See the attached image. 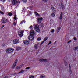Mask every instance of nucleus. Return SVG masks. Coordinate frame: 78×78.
Masks as SVG:
<instances>
[{"mask_svg": "<svg viewBox=\"0 0 78 78\" xmlns=\"http://www.w3.org/2000/svg\"><path fill=\"white\" fill-rule=\"evenodd\" d=\"M6 53H11L14 51V49L12 48H9L8 49H7L6 50Z\"/></svg>", "mask_w": 78, "mask_h": 78, "instance_id": "obj_1", "label": "nucleus"}, {"mask_svg": "<svg viewBox=\"0 0 78 78\" xmlns=\"http://www.w3.org/2000/svg\"><path fill=\"white\" fill-rule=\"evenodd\" d=\"M35 31L38 33L40 32V29L39 28V25H36L35 26Z\"/></svg>", "mask_w": 78, "mask_h": 78, "instance_id": "obj_2", "label": "nucleus"}, {"mask_svg": "<svg viewBox=\"0 0 78 78\" xmlns=\"http://www.w3.org/2000/svg\"><path fill=\"white\" fill-rule=\"evenodd\" d=\"M13 42L14 44H18V43H19V39H15L13 40Z\"/></svg>", "mask_w": 78, "mask_h": 78, "instance_id": "obj_3", "label": "nucleus"}, {"mask_svg": "<svg viewBox=\"0 0 78 78\" xmlns=\"http://www.w3.org/2000/svg\"><path fill=\"white\" fill-rule=\"evenodd\" d=\"M43 20V18L42 17L39 18L37 19V23H41L42 21Z\"/></svg>", "mask_w": 78, "mask_h": 78, "instance_id": "obj_4", "label": "nucleus"}, {"mask_svg": "<svg viewBox=\"0 0 78 78\" xmlns=\"http://www.w3.org/2000/svg\"><path fill=\"white\" fill-rule=\"evenodd\" d=\"M17 60H16L14 62L13 65L12 66V68L14 69L15 67H16V64H17Z\"/></svg>", "mask_w": 78, "mask_h": 78, "instance_id": "obj_5", "label": "nucleus"}, {"mask_svg": "<svg viewBox=\"0 0 78 78\" xmlns=\"http://www.w3.org/2000/svg\"><path fill=\"white\" fill-rule=\"evenodd\" d=\"M2 23H6V22H8V20L5 18H2Z\"/></svg>", "mask_w": 78, "mask_h": 78, "instance_id": "obj_6", "label": "nucleus"}, {"mask_svg": "<svg viewBox=\"0 0 78 78\" xmlns=\"http://www.w3.org/2000/svg\"><path fill=\"white\" fill-rule=\"evenodd\" d=\"M28 39L30 41H33L34 40V37H33V36L29 35Z\"/></svg>", "mask_w": 78, "mask_h": 78, "instance_id": "obj_7", "label": "nucleus"}, {"mask_svg": "<svg viewBox=\"0 0 78 78\" xmlns=\"http://www.w3.org/2000/svg\"><path fill=\"white\" fill-rule=\"evenodd\" d=\"M40 61L42 62H47V60L44 58H41L40 59Z\"/></svg>", "mask_w": 78, "mask_h": 78, "instance_id": "obj_8", "label": "nucleus"}, {"mask_svg": "<svg viewBox=\"0 0 78 78\" xmlns=\"http://www.w3.org/2000/svg\"><path fill=\"white\" fill-rule=\"evenodd\" d=\"M12 2L13 5H16V4H17L18 3L17 1L16 0H12Z\"/></svg>", "mask_w": 78, "mask_h": 78, "instance_id": "obj_9", "label": "nucleus"}, {"mask_svg": "<svg viewBox=\"0 0 78 78\" xmlns=\"http://www.w3.org/2000/svg\"><path fill=\"white\" fill-rule=\"evenodd\" d=\"M34 31L32 30L30 32V36H34Z\"/></svg>", "mask_w": 78, "mask_h": 78, "instance_id": "obj_10", "label": "nucleus"}, {"mask_svg": "<svg viewBox=\"0 0 78 78\" xmlns=\"http://www.w3.org/2000/svg\"><path fill=\"white\" fill-rule=\"evenodd\" d=\"M59 6L60 8L62 9L64 8V4L62 3H60L59 4Z\"/></svg>", "mask_w": 78, "mask_h": 78, "instance_id": "obj_11", "label": "nucleus"}, {"mask_svg": "<svg viewBox=\"0 0 78 78\" xmlns=\"http://www.w3.org/2000/svg\"><path fill=\"white\" fill-rule=\"evenodd\" d=\"M18 35L20 37H22L23 36V32L21 31L20 32L18 33Z\"/></svg>", "mask_w": 78, "mask_h": 78, "instance_id": "obj_12", "label": "nucleus"}, {"mask_svg": "<svg viewBox=\"0 0 78 78\" xmlns=\"http://www.w3.org/2000/svg\"><path fill=\"white\" fill-rule=\"evenodd\" d=\"M24 43L26 45H28L29 44V41L26 40L24 41Z\"/></svg>", "mask_w": 78, "mask_h": 78, "instance_id": "obj_13", "label": "nucleus"}, {"mask_svg": "<svg viewBox=\"0 0 78 78\" xmlns=\"http://www.w3.org/2000/svg\"><path fill=\"white\" fill-rule=\"evenodd\" d=\"M39 44H40L39 43H38L37 44H36L34 46V47L36 49H37V47L39 45Z\"/></svg>", "mask_w": 78, "mask_h": 78, "instance_id": "obj_14", "label": "nucleus"}, {"mask_svg": "<svg viewBox=\"0 0 78 78\" xmlns=\"http://www.w3.org/2000/svg\"><path fill=\"white\" fill-rule=\"evenodd\" d=\"M62 14H63L62 12H61L60 16L59 18L60 20H61L62 19Z\"/></svg>", "mask_w": 78, "mask_h": 78, "instance_id": "obj_15", "label": "nucleus"}, {"mask_svg": "<svg viewBox=\"0 0 78 78\" xmlns=\"http://www.w3.org/2000/svg\"><path fill=\"white\" fill-rule=\"evenodd\" d=\"M51 9L52 10V11H53V12H55V8H54V7L53 5H51Z\"/></svg>", "mask_w": 78, "mask_h": 78, "instance_id": "obj_16", "label": "nucleus"}, {"mask_svg": "<svg viewBox=\"0 0 78 78\" xmlns=\"http://www.w3.org/2000/svg\"><path fill=\"white\" fill-rule=\"evenodd\" d=\"M60 30H61V27H58L57 28V30H56L57 33H59V31H60Z\"/></svg>", "mask_w": 78, "mask_h": 78, "instance_id": "obj_17", "label": "nucleus"}, {"mask_svg": "<svg viewBox=\"0 0 78 78\" xmlns=\"http://www.w3.org/2000/svg\"><path fill=\"white\" fill-rule=\"evenodd\" d=\"M22 68V66H17L16 67V69L17 70H20V68Z\"/></svg>", "mask_w": 78, "mask_h": 78, "instance_id": "obj_18", "label": "nucleus"}, {"mask_svg": "<svg viewBox=\"0 0 78 78\" xmlns=\"http://www.w3.org/2000/svg\"><path fill=\"white\" fill-rule=\"evenodd\" d=\"M78 49V47L77 46L76 47H74L73 48V50L74 51H76Z\"/></svg>", "mask_w": 78, "mask_h": 78, "instance_id": "obj_19", "label": "nucleus"}, {"mask_svg": "<svg viewBox=\"0 0 78 78\" xmlns=\"http://www.w3.org/2000/svg\"><path fill=\"white\" fill-rule=\"evenodd\" d=\"M34 13L37 17H39V14L37 12H35Z\"/></svg>", "mask_w": 78, "mask_h": 78, "instance_id": "obj_20", "label": "nucleus"}, {"mask_svg": "<svg viewBox=\"0 0 78 78\" xmlns=\"http://www.w3.org/2000/svg\"><path fill=\"white\" fill-rule=\"evenodd\" d=\"M45 75H41L40 76V77L41 78H45Z\"/></svg>", "mask_w": 78, "mask_h": 78, "instance_id": "obj_21", "label": "nucleus"}, {"mask_svg": "<svg viewBox=\"0 0 78 78\" xmlns=\"http://www.w3.org/2000/svg\"><path fill=\"white\" fill-rule=\"evenodd\" d=\"M27 8L28 9H30V10H32L33 7H32V6H30L28 7Z\"/></svg>", "mask_w": 78, "mask_h": 78, "instance_id": "obj_22", "label": "nucleus"}, {"mask_svg": "<svg viewBox=\"0 0 78 78\" xmlns=\"http://www.w3.org/2000/svg\"><path fill=\"white\" fill-rule=\"evenodd\" d=\"M17 15L15 14L14 15V20H16V19H17Z\"/></svg>", "mask_w": 78, "mask_h": 78, "instance_id": "obj_23", "label": "nucleus"}, {"mask_svg": "<svg viewBox=\"0 0 78 78\" xmlns=\"http://www.w3.org/2000/svg\"><path fill=\"white\" fill-rule=\"evenodd\" d=\"M24 72V70H22L20 71V72L18 73H23V72Z\"/></svg>", "mask_w": 78, "mask_h": 78, "instance_id": "obj_24", "label": "nucleus"}, {"mask_svg": "<svg viewBox=\"0 0 78 78\" xmlns=\"http://www.w3.org/2000/svg\"><path fill=\"white\" fill-rule=\"evenodd\" d=\"M47 39H48V37H46L44 38V41H46L47 40Z\"/></svg>", "mask_w": 78, "mask_h": 78, "instance_id": "obj_25", "label": "nucleus"}, {"mask_svg": "<svg viewBox=\"0 0 78 78\" xmlns=\"http://www.w3.org/2000/svg\"><path fill=\"white\" fill-rule=\"evenodd\" d=\"M64 63H65V66L66 67H67V63L66 62H64Z\"/></svg>", "mask_w": 78, "mask_h": 78, "instance_id": "obj_26", "label": "nucleus"}, {"mask_svg": "<svg viewBox=\"0 0 78 78\" xmlns=\"http://www.w3.org/2000/svg\"><path fill=\"white\" fill-rule=\"evenodd\" d=\"M12 14L11 12H9L8 13V15L9 16H12Z\"/></svg>", "mask_w": 78, "mask_h": 78, "instance_id": "obj_27", "label": "nucleus"}, {"mask_svg": "<svg viewBox=\"0 0 78 78\" xmlns=\"http://www.w3.org/2000/svg\"><path fill=\"white\" fill-rule=\"evenodd\" d=\"M51 42H52L51 41H50L49 42V43H48V45H49L51 44Z\"/></svg>", "mask_w": 78, "mask_h": 78, "instance_id": "obj_28", "label": "nucleus"}, {"mask_svg": "<svg viewBox=\"0 0 78 78\" xmlns=\"http://www.w3.org/2000/svg\"><path fill=\"white\" fill-rule=\"evenodd\" d=\"M69 72L70 74H72V70H71V69H69Z\"/></svg>", "mask_w": 78, "mask_h": 78, "instance_id": "obj_29", "label": "nucleus"}, {"mask_svg": "<svg viewBox=\"0 0 78 78\" xmlns=\"http://www.w3.org/2000/svg\"><path fill=\"white\" fill-rule=\"evenodd\" d=\"M23 1L24 3H25L27 2V0H23Z\"/></svg>", "mask_w": 78, "mask_h": 78, "instance_id": "obj_30", "label": "nucleus"}, {"mask_svg": "<svg viewBox=\"0 0 78 78\" xmlns=\"http://www.w3.org/2000/svg\"><path fill=\"white\" fill-rule=\"evenodd\" d=\"M51 16L52 17H55V14H54V13H52L51 14Z\"/></svg>", "mask_w": 78, "mask_h": 78, "instance_id": "obj_31", "label": "nucleus"}, {"mask_svg": "<svg viewBox=\"0 0 78 78\" xmlns=\"http://www.w3.org/2000/svg\"><path fill=\"white\" fill-rule=\"evenodd\" d=\"M29 28H30V29H32L33 28V26L31 25L30 27Z\"/></svg>", "mask_w": 78, "mask_h": 78, "instance_id": "obj_32", "label": "nucleus"}, {"mask_svg": "<svg viewBox=\"0 0 78 78\" xmlns=\"http://www.w3.org/2000/svg\"><path fill=\"white\" fill-rule=\"evenodd\" d=\"M51 31V33H53L54 31H55V30L54 29H52Z\"/></svg>", "mask_w": 78, "mask_h": 78, "instance_id": "obj_33", "label": "nucleus"}, {"mask_svg": "<svg viewBox=\"0 0 78 78\" xmlns=\"http://www.w3.org/2000/svg\"><path fill=\"white\" fill-rule=\"evenodd\" d=\"M29 78H34V76H30Z\"/></svg>", "mask_w": 78, "mask_h": 78, "instance_id": "obj_34", "label": "nucleus"}, {"mask_svg": "<svg viewBox=\"0 0 78 78\" xmlns=\"http://www.w3.org/2000/svg\"><path fill=\"white\" fill-rule=\"evenodd\" d=\"M41 39V38L40 37H38L37 38V41H40Z\"/></svg>", "mask_w": 78, "mask_h": 78, "instance_id": "obj_35", "label": "nucleus"}, {"mask_svg": "<svg viewBox=\"0 0 78 78\" xmlns=\"http://www.w3.org/2000/svg\"><path fill=\"white\" fill-rule=\"evenodd\" d=\"M41 27H44V24L43 23H41Z\"/></svg>", "mask_w": 78, "mask_h": 78, "instance_id": "obj_36", "label": "nucleus"}, {"mask_svg": "<svg viewBox=\"0 0 78 78\" xmlns=\"http://www.w3.org/2000/svg\"><path fill=\"white\" fill-rule=\"evenodd\" d=\"M0 13L1 14H4V13H3V12H2V11H0Z\"/></svg>", "mask_w": 78, "mask_h": 78, "instance_id": "obj_37", "label": "nucleus"}, {"mask_svg": "<svg viewBox=\"0 0 78 78\" xmlns=\"http://www.w3.org/2000/svg\"><path fill=\"white\" fill-rule=\"evenodd\" d=\"M13 24L14 26H16V22H14Z\"/></svg>", "mask_w": 78, "mask_h": 78, "instance_id": "obj_38", "label": "nucleus"}, {"mask_svg": "<svg viewBox=\"0 0 78 78\" xmlns=\"http://www.w3.org/2000/svg\"><path fill=\"white\" fill-rule=\"evenodd\" d=\"M16 50H20V47H18L17 48Z\"/></svg>", "mask_w": 78, "mask_h": 78, "instance_id": "obj_39", "label": "nucleus"}, {"mask_svg": "<svg viewBox=\"0 0 78 78\" xmlns=\"http://www.w3.org/2000/svg\"><path fill=\"white\" fill-rule=\"evenodd\" d=\"M2 46V47H5V43H3Z\"/></svg>", "mask_w": 78, "mask_h": 78, "instance_id": "obj_40", "label": "nucleus"}, {"mask_svg": "<svg viewBox=\"0 0 78 78\" xmlns=\"http://www.w3.org/2000/svg\"><path fill=\"white\" fill-rule=\"evenodd\" d=\"M42 0L44 2H47L48 0Z\"/></svg>", "mask_w": 78, "mask_h": 78, "instance_id": "obj_41", "label": "nucleus"}, {"mask_svg": "<svg viewBox=\"0 0 78 78\" xmlns=\"http://www.w3.org/2000/svg\"><path fill=\"white\" fill-rule=\"evenodd\" d=\"M4 7H3V6H2V7H1V9H3V10L4 9Z\"/></svg>", "mask_w": 78, "mask_h": 78, "instance_id": "obj_42", "label": "nucleus"}, {"mask_svg": "<svg viewBox=\"0 0 78 78\" xmlns=\"http://www.w3.org/2000/svg\"><path fill=\"white\" fill-rule=\"evenodd\" d=\"M72 42V40H69V42H68V44H69V43H70V42Z\"/></svg>", "mask_w": 78, "mask_h": 78, "instance_id": "obj_43", "label": "nucleus"}, {"mask_svg": "<svg viewBox=\"0 0 78 78\" xmlns=\"http://www.w3.org/2000/svg\"><path fill=\"white\" fill-rule=\"evenodd\" d=\"M30 68V67H27L26 68V69H29Z\"/></svg>", "mask_w": 78, "mask_h": 78, "instance_id": "obj_44", "label": "nucleus"}, {"mask_svg": "<svg viewBox=\"0 0 78 78\" xmlns=\"http://www.w3.org/2000/svg\"><path fill=\"white\" fill-rule=\"evenodd\" d=\"M1 1H2V2H5L6 1V0H0Z\"/></svg>", "mask_w": 78, "mask_h": 78, "instance_id": "obj_45", "label": "nucleus"}, {"mask_svg": "<svg viewBox=\"0 0 78 78\" xmlns=\"http://www.w3.org/2000/svg\"><path fill=\"white\" fill-rule=\"evenodd\" d=\"M74 40V41H76V40L77 39H76V38L75 37H74L73 38Z\"/></svg>", "mask_w": 78, "mask_h": 78, "instance_id": "obj_46", "label": "nucleus"}, {"mask_svg": "<svg viewBox=\"0 0 78 78\" xmlns=\"http://www.w3.org/2000/svg\"><path fill=\"white\" fill-rule=\"evenodd\" d=\"M16 75V73H13V74H12V75Z\"/></svg>", "mask_w": 78, "mask_h": 78, "instance_id": "obj_47", "label": "nucleus"}, {"mask_svg": "<svg viewBox=\"0 0 78 78\" xmlns=\"http://www.w3.org/2000/svg\"><path fill=\"white\" fill-rule=\"evenodd\" d=\"M4 26L5 25H3L2 26L1 28H3V27H4Z\"/></svg>", "mask_w": 78, "mask_h": 78, "instance_id": "obj_48", "label": "nucleus"}, {"mask_svg": "<svg viewBox=\"0 0 78 78\" xmlns=\"http://www.w3.org/2000/svg\"><path fill=\"white\" fill-rule=\"evenodd\" d=\"M44 42H45V41H42L41 42V44H43L44 43Z\"/></svg>", "mask_w": 78, "mask_h": 78, "instance_id": "obj_49", "label": "nucleus"}, {"mask_svg": "<svg viewBox=\"0 0 78 78\" xmlns=\"http://www.w3.org/2000/svg\"><path fill=\"white\" fill-rule=\"evenodd\" d=\"M22 21H23V22H24V23H25V22H26V21H25V20H23Z\"/></svg>", "mask_w": 78, "mask_h": 78, "instance_id": "obj_50", "label": "nucleus"}, {"mask_svg": "<svg viewBox=\"0 0 78 78\" xmlns=\"http://www.w3.org/2000/svg\"><path fill=\"white\" fill-rule=\"evenodd\" d=\"M69 67L70 69H70V68H71V67H70V64H69Z\"/></svg>", "mask_w": 78, "mask_h": 78, "instance_id": "obj_51", "label": "nucleus"}, {"mask_svg": "<svg viewBox=\"0 0 78 78\" xmlns=\"http://www.w3.org/2000/svg\"><path fill=\"white\" fill-rule=\"evenodd\" d=\"M23 23V21H22L20 23V24H22V23Z\"/></svg>", "mask_w": 78, "mask_h": 78, "instance_id": "obj_52", "label": "nucleus"}, {"mask_svg": "<svg viewBox=\"0 0 78 78\" xmlns=\"http://www.w3.org/2000/svg\"><path fill=\"white\" fill-rule=\"evenodd\" d=\"M23 10H24V11H25V8H23Z\"/></svg>", "mask_w": 78, "mask_h": 78, "instance_id": "obj_53", "label": "nucleus"}, {"mask_svg": "<svg viewBox=\"0 0 78 78\" xmlns=\"http://www.w3.org/2000/svg\"><path fill=\"white\" fill-rule=\"evenodd\" d=\"M77 0V2H78V0Z\"/></svg>", "mask_w": 78, "mask_h": 78, "instance_id": "obj_54", "label": "nucleus"}]
</instances>
